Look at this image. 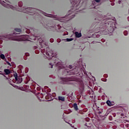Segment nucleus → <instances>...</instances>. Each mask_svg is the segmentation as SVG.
I'll return each mask as SVG.
<instances>
[{
  "label": "nucleus",
  "instance_id": "2eb2a0df",
  "mask_svg": "<svg viewBox=\"0 0 129 129\" xmlns=\"http://www.w3.org/2000/svg\"><path fill=\"white\" fill-rule=\"evenodd\" d=\"M49 65L51 66L50 68H53V62H51L49 63Z\"/></svg>",
  "mask_w": 129,
  "mask_h": 129
},
{
  "label": "nucleus",
  "instance_id": "7ed1b4c3",
  "mask_svg": "<svg viewBox=\"0 0 129 129\" xmlns=\"http://www.w3.org/2000/svg\"><path fill=\"white\" fill-rule=\"evenodd\" d=\"M46 54L47 56H48V57H49V59H52V58H54L53 51L50 50V51H46Z\"/></svg>",
  "mask_w": 129,
  "mask_h": 129
},
{
  "label": "nucleus",
  "instance_id": "ddd939ff",
  "mask_svg": "<svg viewBox=\"0 0 129 129\" xmlns=\"http://www.w3.org/2000/svg\"><path fill=\"white\" fill-rule=\"evenodd\" d=\"M64 40L66 42H71V41H73V38H67Z\"/></svg>",
  "mask_w": 129,
  "mask_h": 129
},
{
  "label": "nucleus",
  "instance_id": "4be33fe9",
  "mask_svg": "<svg viewBox=\"0 0 129 129\" xmlns=\"http://www.w3.org/2000/svg\"><path fill=\"white\" fill-rule=\"evenodd\" d=\"M127 20H128V22H129V17H127Z\"/></svg>",
  "mask_w": 129,
  "mask_h": 129
},
{
  "label": "nucleus",
  "instance_id": "f03ea898",
  "mask_svg": "<svg viewBox=\"0 0 129 129\" xmlns=\"http://www.w3.org/2000/svg\"><path fill=\"white\" fill-rule=\"evenodd\" d=\"M26 39H28L27 35H20V36L18 37L17 41H26V40H27Z\"/></svg>",
  "mask_w": 129,
  "mask_h": 129
},
{
  "label": "nucleus",
  "instance_id": "f8f14e48",
  "mask_svg": "<svg viewBox=\"0 0 129 129\" xmlns=\"http://www.w3.org/2000/svg\"><path fill=\"white\" fill-rule=\"evenodd\" d=\"M58 100H61V101H65V98L64 97H58Z\"/></svg>",
  "mask_w": 129,
  "mask_h": 129
},
{
  "label": "nucleus",
  "instance_id": "b1692460",
  "mask_svg": "<svg viewBox=\"0 0 129 129\" xmlns=\"http://www.w3.org/2000/svg\"><path fill=\"white\" fill-rule=\"evenodd\" d=\"M52 39H50V42H52Z\"/></svg>",
  "mask_w": 129,
  "mask_h": 129
},
{
  "label": "nucleus",
  "instance_id": "6e6552de",
  "mask_svg": "<svg viewBox=\"0 0 129 129\" xmlns=\"http://www.w3.org/2000/svg\"><path fill=\"white\" fill-rule=\"evenodd\" d=\"M4 72H5V73L8 75V74H10V73H11V71H10V70L9 69H6L4 70Z\"/></svg>",
  "mask_w": 129,
  "mask_h": 129
},
{
  "label": "nucleus",
  "instance_id": "393cba45",
  "mask_svg": "<svg viewBox=\"0 0 129 129\" xmlns=\"http://www.w3.org/2000/svg\"><path fill=\"white\" fill-rule=\"evenodd\" d=\"M26 56H28V53H26Z\"/></svg>",
  "mask_w": 129,
  "mask_h": 129
},
{
  "label": "nucleus",
  "instance_id": "423d86ee",
  "mask_svg": "<svg viewBox=\"0 0 129 129\" xmlns=\"http://www.w3.org/2000/svg\"><path fill=\"white\" fill-rule=\"evenodd\" d=\"M15 31L16 32H17V33L14 32V35H17V34H19V33H21L22 32V30L20 29H15Z\"/></svg>",
  "mask_w": 129,
  "mask_h": 129
},
{
  "label": "nucleus",
  "instance_id": "9d476101",
  "mask_svg": "<svg viewBox=\"0 0 129 129\" xmlns=\"http://www.w3.org/2000/svg\"><path fill=\"white\" fill-rule=\"evenodd\" d=\"M75 35H76V37H77V38H80V37H81V33H79L78 32H76Z\"/></svg>",
  "mask_w": 129,
  "mask_h": 129
},
{
  "label": "nucleus",
  "instance_id": "4468645a",
  "mask_svg": "<svg viewBox=\"0 0 129 129\" xmlns=\"http://www.w3.org/2000/svg\"><path fill=\"white\" fill-rule=\"evenodd\" d=\"M0 57H1V59H3V60H5V55H4L3 54H2L0 55Z\"/></svg>",
  "mask_w": 129,
  "mask_h": 129
},
{
  "label": "nucleus",
  "instance_id": "0eeeda50",
  "mask_svg": "<svg viewBox=\"0 0 129 129\" xmlns=\"http://www.w3.org/2000/svg\"><path fill=\"white\" fill-rule=\"evenodd\" d=\"M110 28H108V31L110 32V33H112V32H113L114 31V28H113V27H111V25H110Z\"/></svg>",
  "mask_w": 129,
  "mask_h": 129
},
{
  "label": "nucleus",
  "instance_id": "412c9836",
  "mask_svg": "<svg viewBox=\"0 0 129 129\" xmlns=\"http://www.w3.org/2000/svg\"><path fill=\"white\" fill-rule=\"evenodd\" d=\"M111 6H114V3H111Z\"/></svg>",
  "mask_w": 129,
  "mask_h": 129
},
{
  "label": "nucleus",
  "instance_id": "aec40b11",
  "mask_svg": "<svg viewBox=\"0 0 129 129\" xmlns=\"http://www.w3.org/2000/svg\"><path fill=\"white\" fill-rule=\"evenodd\" d=\"M86 126H88V124H87V123H86L85 124Z\"/></svg>",
  "mask_w": 129,
  "mask_h": 129
},
{
  "label": "nucleus",
  "instance_id": "a878e982",
  "mask_svg": "<svg viewBox=\"0 0 129 129\" xmlns=\"http://www.w3.org/2000/svg\"><path fill=\"white\" fill-rule=\"evenodd\" d=\"M27 33H29V32H28Z\"/></svg>",
  "mask_w": 129,
  "mask_h": 129
},
{
  "label": "nucleus",
  "instance_id": "f3484780",
  "mask_svg": "<svg viewBox=\"0 0 129 129\" xmlns=\"http://www.w3.org/2000/svg\"><path fill=\"white\" fill-rule=\"evenodd\" d=\"M118 4H119V5H120V4H121V1H118Z\"/></svg>",
  "mask_w": 129,
  "mask_h": 129
},
{
  "label": "nucleus",
  "instance_id": "a211bd4d",
  "mask_svg": "<svg viewBox=\"0 0 129 129\" xmlns=\"http://www.w3.org/2000/svg\"><path fill=\"white\" fill-rule=\"evenodd\" d=\"M95 2H96L97 3H99V2H100V0H95Z\"/></svg>",
  "mask_w": 129,
  "mask_h": 129
},
{
  "label": "nucleus",
  "instance_id": "dca6fc26",
  "mask_svg": "<svg viewBox=\"0 0 129 129\" xmlns=\"http://www.w3.org/2000/svg\"><path fill=\"white\" fill-rule=\"evenodd\" d=\"M60 20V21L62 22V20H65V17H61Z\"/></svg>",
  "mask_w": 129,
  "mask_h": 129
},
{
  "label": "nucleus",
  "instance_id": "5701e85b",
  "mask_svg": "<svg viewBox=\"0 0 129 129\" xmlns=\"http://www.w3.org/2000/svg\"><path fill=\"white\" fill-rule=\"evenodd\" d=\"M52 39H50V42H52Z\"/></svg>",
  "mask_w": 129,
  "mask_h": 129
},
{
  "label": "nucleus",
  "instance_id": "20e7f679",
  "mask_svg": "<svg viewBox=\"0 0 129 129\" xmlns=\"http://www.w3.org/2000/svg\"><path fill=\"white\" fill-rule=\"evenodd\" d=\"M15 80L16 83H22V82L23 81V79H22V77H17V75H15Z\"/></svg>",
  "mask_w": 129,
  "mask_h": 129
},
{
  "label": "nucleus",
  "instance_id": "6ab92c4d",
  "mask_svg": "<svg viewBox=\"0 0 129 129\" xmlns=\"http://www.w3.org/2000/svg\"><path fill=\"white\" fill-rule=\"evenodd\" d=\"M2 72L0 71V75H4V74L2 73Z\"/></svg>",
  "mask_w": 129,
  "mask_h": 129
},
{
  "label": "nucleus",
  "instance_id": "f257e3e1",
  "mask_svg": "<svg viewBox=\"0 0 129 129\" xmlns=\"http://www.w3.org/2000/svg\"><path fill=\"white\" fill-rule=\"evenodd\" d=\"M0 4L2 5L4 7H5V8H7V9H11L12 10H17V11H19V12H23V13H27L28 12V13H34V11H35V9L33 8H22L23 7V2H19L18 3V7L16 5H11L10 4L8 3V1L7 0H5V1H0Z\"/></svg>",
  "mask_w": 129,
  "mask_h": 129
},
{
  "label": "nucleus",
  "instance_id": "1a4fd4ad",
  "mask_svg": "<svg viewBox=\"0 0 129 129\" xmlns=\"http://www.w3.org/2000/svg\"><path fill=\"white\" fill-rule=\"evenodd\" d=\"M73 107L76 110H78V106H77V104L74 103L73 105Z\"/></svg>",
  "mask_w": 129,
  "mask_h": 129
},
{
  "label": "nucleus",
  "instance_id": "9b49d317",
  "mask_svg": "<svg viewBox=\"0 0 129 129\" xmlns=\"http://www.w3.org/2000/svg\"><path fill=\"white\" fill-rule=\"evenodd\" d=\"M106 103L109 106H112V105H113L110 101H107Z\"/></svg>",
  "mask_w": 129,
  "mask_h": 129
},
{
  "label": "nucleus",
  "instance_id": "39448f33",
  "mask_svg": "<svg viewBox=\"0 0 129 129\" xmlns=\"http://www.w3.org/2000/svg\"><path fill=\"white\" fill-rule=\"evenodd\" d=\"M61 81L60 82L61 83H64V82H67L68 81H70V80L68 78H62L61 79Z\"/></svg>",
  "mask_w": 129,
  "mask_h": 129
}]
</instances>
